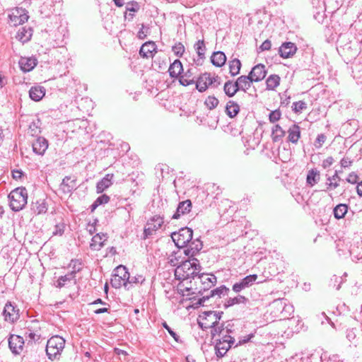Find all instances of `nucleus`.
I'll return each instance as SVG.
<instances>
[{
	"label": "nucleus",
	"mask_w": 362,
	"mask_h": 362,
	"mask_svg": "<svg viewBox=\"0 0 362 362\" xmlns=\"http://www.w3.org/2000/svg\"><path fill=\"white\" fill-rule=\"evenodd\" d=\"M358 176L355 173H351L347 178L346 181L351 184H355L357 182Z\"/></svg>",
	"instance_id": "052dcab7"
},
{
	"label": "nucleus",
	"mask_w": 362,
	"mask_h": 362,
	"mask_svg": "<svg viewBox=\"0 0 362 362\" xmlns=\"http://www.w3.org/2000/svg\"><path fill=\"white\" fill-rule=\"evenodd\" d=\"M231 332V329H229L228 327H226V328L220 333V335L216 336V339H228L230 338H233L230 333Z\"/></svg>",
	"instance_id": "603ef678"
},
{
	"label": "nucleus",
	"mask_w": 362,
	"mask_h": 362,
	"mask_svg": "<svg viewBox=\"0 0 362 362\" xmlns=\"http://www.w3.org/2000/svg\"><path fill=\"white\" fill-rule=\"evenodd\" d=\"M356 191L360 197H362V181L359 182L356 187Z\"/></svg>",
	"instance_id": "774afa93"
},
{
	"label": "nucleus",
	"mask_w": 362,
	"mask_h": 362,
	"mask_svg": "<svg viewBox=\"0 0 362 362\" xmlns=\"http://www.w3.org/2000/svg\"><path fill=\"white\" fill-rule=\"evenodd\" d=\"M226 112L228 117L233 118L240 112V106L235 101L229 100L226 106Z\"/></svg>",
	"instance_id": "7c9ffc66"
},
{
	"label": "nucleus",
	"mask_w": 362,
	"mask_h": 362,
	"mask_svg": "<svg viewBox=\"0 0 362 362\" xmlns=\"http://www.w3.org/2000/svg\"><path fill=\"white\" fill-rule=\"evenodd\" d=\"M254 82L252 81L250 74L248 76H240L238 78L235 82L237 85V88L239 90L247 91L251 86V84Z\"/></svg>",
	"instance_id": "4be33fe9"
},
{
	"label": "nucleus",
	"mask_w": 362,
	"mask_h": 362,
	"mask_svg": "<svg viewBox=\"0 0 362 362\" xmlns=\"http://www.w3.org/2000/svg\"><path fill=\"white\" fill-rule=\"evenodd\" d=\"M257 279V276L256 274L247 276L240 281L233 284V291L235 293H239L242 290L252 286Z\"/></svg>",
	"instance_id": "f8f14e48"
},
{
	"label": "nucleus",
	"mask_w": 362,
	"mask_h": 362,
	"mask_svg": "<svg viewBox=\"0 0 362 362\" xmlns=\"http://www.w3.org/2000/svg\"><path fill=\"white\" fill-rule=\"evenodd\" d=\"M112 174H107L100 181L97 183L96 189L98 193H101L112 185Z\"/></svg>",
	"instance_id": "393cba45"
},
{
	"label": "nucleus",
	"mask_w": 362,
	"mask_h": 362,
	"mask_svg": "<svg viewBox=\"0 0 362 362\" xmlns=\"http://www.w3.org/2000/svg\"><path fill=\"white\" fill-rule=\"evenodd\" d=\"M110 201V197L106 194H103L95 200V205L106 204Z\"/></svg>",
	"instance_id": "13d9d810"
},
{
	"label": "nucleus",
	"mask_w": 362,
	"mask_h": 362,
	"mask_svg": "<svg viewBox=\"0 0 362 362\" xmlns=\"http://www.w3.org/2000/svg\"><path fill=\"white\" fill-rule=\"evenodd\" d=\"M211 62L214 66L221 67L226 62V54L221 51L215 52L211 57Z\"/></svg>",
	"instance_id": "cd10ccee"
},
{
	"label": "nucleus",
	"mask_w": 362,
	"mask_h": 362,
	"mask_svg": "<svg viewBox=\"0 0 362 362\" xmlns=\"http://www.w3.org/2000/svg\"><path fill=\"white\" fill-rule=\"evenodd\" d=\"M24 345L23 338L19 335L11 334L8 338V346L14 354H20Z\"/></svg>",
	"instance_id": "9b49d317"
},
{
	"label": "nucleus",
	"mask_w": 362,
	"mask_h": 362,
	"mask_svg": "<svg viewBox=\"0 0 362 362\" xmlns=\"http://www.w3.org/2000/svg\"><path fill=\"white\" fill-rule=\"evenodd\" d=\"M107 236L105 233H97L92 238L90 247L92 250H100L103 246L104 243L107 240Z\"/></svg>",
	"instance_id": "6ab92c4d"
},
{
	"label": "nucleus",
	"mask_w": 362,
	"mask_h": 362,
	"mask_svg": "<svg viewBox=\"0 0 362 362\" xmlns=\"http://www.w3.org/2000/svg\"><path fill=\"white\" fill-rule=\"evenodd\" d=\"M48 209V204L45 199H40L36 200V202H33L32 204L31 209L33 211L37 214H45Z\"/></svg>",
	"instance_id": "b1692460"
},
{
	"label": "nucleus",
	"mask_w": 362,
	"mask_h": 362,
	"mask_svg": "<svg viewBox=\"0 0 362 362\" xmlns=\"http://www.w3.org/2000/svg\"><path fill=\"white\" fill-rule=\"evenodd\" d=\"M194 49L200 59H204L205 55L206 47L204 40H198L194 45Z\"/></svg>",
	"instance_id": "c03bdc74"
},
{
	"label": "nucleus",
	"mask_w": 362,
	"mask_h": 362,
	"mask_svg": "<svg viewBox=\"0 0 362 362\" xmlns=\"http://www.w3.org/2000/svg\"><path fill=\"white\" fill-rule=\"evenodd\" d=\"M10 22L13 26L23 24L28 19L25 10L17 8L9 15Z\"/></svg>",
	"instance_id": "9d476101"
},
{
	"label": "nucleus",
	"mask_w": 362,
	"mask_h": 362,
	"mask_svg": "<svg viewBox=\"0 0 362 362\" xmlns=\"http://www.w3.org/2000/svg\"><path fill=\"white\" fill-rule=\"evenodd\" d=\"M163 326L177 342L180 341L179 336L167 325L166 322H164Z\"/></svg>",
	"instance_id": "4d7b16f0"
},
{
	"label": "nucleus",
	"mask_w": 362,
	"mask_h": 362,
	"mask_svg": "<svg viewBox=\"0 0 362 362\" xmlns=\"http://www.w3.org/2000/svg\"><path fill=\"white\" fill-rule=\"evenodd\" d=\"M196 88L201 93L204 92L210 85H213V79L209 73L202 74L194 83Z\"/></svg>",
	"instance_id": "ddd939ff"
},
{
	"label": "nucleus",
	"mask_w": 362,
	"mask_h": 362,
	"mask_svg": "<svg viewBox=\"0 0 362 362\" xmlns=\"http://www.w3.org/2000/svg\"><path fill=\"white\" fill-rule=\"evenodd\" d=\"M280 83V77L278 75H270L266 81L267 88L269 90H274Z\"/></svg>",
	"instance_id": "e433bc0d"
},
{
	"label": "nucleus",
	"mask_w": 362,
	"mask_h": 362,
	"mask_svg": "<svg viewBox=\"0 0 362 362\" xmlns=\"http://www.w3.org/2000/svg\"><path fill=\"white\" fill-rule=\"evenodd\" d=\"M173 51L177 56L181 57L185 52V47L180 42L177 43L173 47Z\"/></svg>",
	"instance_id": "864d4df0"
},
{
	"label": "nucleus",
	"mask_w": 362,
	"mask_h": 362,
	"mask_svg": "<svg viewBox=\"0 0 362 362\" xmlns=\"http://www.w3.org/2000/svg\"><path fill=\"white\" fill-rule=\"evenodd\" d=\"M247 298H246L245 296L239 295L234 298H229L226 302L225 306L230 307L235 304H245L247 303Z\"/></svg>",
	"instance_id": "ea45409f"
},
{
	"label": "nucleus",
	"mask_w": 362,
	"mask_h": 362,
	"mask_svg": "<svg viewBox=\"0 0 362 362\" xmlns=\"http://www.w3.org/2000/svg\"><path fill=\"white\" fill-rule=\"evenodd\" d=\"M340 180L341 178L337 175V170H336L334 175L327 178L326 185L327 186V189H334L338 187Z\"/></svg>",
	"instance_id": "f704fd0d"
},
{
	"label": "nucleus",
	"mask_w": 362,
	"mask_h": 362,
	"mask_svg": "<svg viewBox=\"0 0 362 362\" xmlns=\"http://www.w3.org/2000/svg\"><path fill=\"white\" fill-rule=\"evenodd\" d=\"M281 116V112L279 110H275L274 111H272L269 115V122L272 123H274L280 119Z\"/></svg>",
	"instance_id": "8fccbe9b"
},
{
	"label": "nucleus",
	"mask_w": 362,
	"mask_h": 362,
	"mask_svg": "<svg viewBox=\"0 0 362 362\" xmlns=\"http://www.w3.org/2000/svg\"><path fill=\"white\" fill-rule=\"evenodd\" d=\"M69 267L71 268V274L75 275L77 272H80L82 269V263L79 259H72L69 264Z\"/></svg>",
	"instance_id": "a18cd8bd"
},
{
	"label": "nucleus",
	"mask_w": 362,
	"mask_h": 362,
	"mask_svg": "<svg viewBox=\"0 0 362 362\" xmlns=\"http://www.w3.org/2000/svg\"><path fill=\"white\" fill-rule=\"evenodd\" d=\"M182 70L183 69L181 62L179 59H176L170 64L168 72L171 78H177L180 75Z\"/></svg>",
	"instance_id": "c756f323"
},
{
	"label": "nucleus",
	"mask_w": 362,
	"mask_h": 362,
	"mask_svg": "<svg viewBox=\"0 0 362 362\" xmlns=\"http://www.w3.org/2000/svg\"><path fill=\"white\" fill-rule=\"evenodd\" d=\"M285 134L286 132L279 124H276L272 127V139L274 142L281 141Z\"/></svg>",
	"instance_id": "72a5a7b5"
},
{
	"label": "nucleus",
	"mask_w": 362,
	"mask_h": 362,
	"mask_svg": "<svg viewBox=\"0 0 362 362\" xmlns=\"http://www.w3.org/2000/svg\"><path fill=\"white\" fill-rule=\"evenodd\" d=\"M12 175L14 179L18 180L21 177V176L23 175V173L21 170H13L12 171Z\"/></svg>",
	"instance_id": "69168bd1"
},
{
	"label": "nucleus",
	"mask_w": 362,
	"mask_h": 362,
	"mask_svg": "<svg viewBox=\"0 0 362 362\" xmlns=\"http://www.w3.org/2000/svg\"><path fill=\"white\" fill-rule=\"evenodd\" d=\"M320 179V174L319 170L317 169H311L308 171L306 182L310 187L314 186L317 184Z\"/></svg>",
	"instance_id": "2f4dec72"
},
{
	"label": "nucleus",
	"mask_w": 362,
	"mask_h": 362,
	"mask_svg": "<svg viewBox=\"0 0 362 362\" xmlns=\"http://www.w3.org/2000/svg\"><path fill=\"white\" fill-rule=\"evenodd\" d=\"M202 242L199 238L194 240H192L187 244V249L184 250V253L187 256L193 257L202 250Z\"/></svg>",
	"instance_id": "a211bd4d"
},
{
	"label": "nucleus",
	"mask_w": 362,
	"mask_h": 362,
	"mask_svg": "<svg viewBox=\"0 0 362 362\" xmlns=\"http://www.w3.org/2000/svg\"><path fill=\"white\" fill-rule=\"evenodd\" d=\"M10 199V206L14 211H19L27 204L28 193L25 188L18 187L8 195Z\"/></svg>",
	"instance_id": "7ed1b4c3"
},
{
	"label": "nucleus",
	"mask_w": 362,
	"mask_h": 362,
	"mask_svg": "<svg viewBox=\"0 0 362 362\" xmlns=\"http://www.w3.org/2000/svg\"><path fill=\"white\" fill-rule=\"evenodd\" d=\"M64 346V339L59 335L53 336L49 339L46 346V354L48 358L52 361L59 358Z\"/></svg>",
	"instance_id": "f03ea898"
},
{
	"label": "nucleus",
	"mask_w": 362,
	"mask_h": 362,
	"mask_svg": "<svg viewBox=\"0 0 362 362\" xmlns=\"http://www.w3.org/2000/svg\"><path fill=\"white\" fill-rule=\"evenodd\" d=\"M352 161L348 158H343L340 161L341 166L344 168L349 167Z\"/></svg>",
	"instance_id": "680f3d73"
},
{
	"label": "nucleus",
	"mask_w": 362,
	"mask_h": 362,
	"mask_svg": "<svg viewBox=\"0 0 362 362\" xmlns=\"http://www.w3.org/2000/svg\"><path fill=\"white\" fill-rule=\"evenodd\" d=\"M19 65L24 72H28L33 70L37 65V59L33 57H21Z\"/></svg>",
	"instance_id": "5701e85b"
},
{
	"label": "nucleus",
	"mask_w": 362,
	"mask_h": 362,
	"mask_svg": "<svg viewBox=\"0 0 362 362\" xmlns=\"http://www.w3.org/2000/svg\"><path fill=\"white\" fill-rule=\"evenodd\" d=\"M261 50H269L271 48V42L269 40H266L259 47Z\"/></svg>",
	"instance_id": "e2e57ef3"
},
{
	"label": "nucleus",
	"mask_w": 362,
	"mask_h": 362,
	"mask_svg": "<svg viewBox=\"0 0 362 362\" xmlns=\"http://www.w3.org/2000/svg\"><path fill=\"white\" fill-rule=\"evenodd\" d=\"M241 68V62L238 59H234L229 62V69L231 76H234L239 74Z\"/></svg>",
	"instance_id": "58836bf2"
},
{
	"label": "nucleus",
	"mask_w": 362,
	"mask_h": 362,
	"mask_svg": "<svg viewBox=\"0 0 362 362\" xmlns=\"http://www.w3.org/2000/svg\"><path fill=\"white\" fill-rule=\"evenodd\" d=\"M139 9V5L136 1H132L127 3L126 6V11H130V12H136Z\"/></svg>",
	"instance_id": "6e6d98bb"
},
{
	"label": "nucleus",
	"mask_w": 362,
	"mask_h": 362,
	"mask_svg": "<svg viewBox=\"0 0 362 362\" xmlns=\"http://www.w3.org/2000/svg\"><path fill=\"white\" fill-rule=\"evenodd\" d=\"M71 280H74V284L76 283V280L75 279L74 274H71V273L64 276H62L57 280V287L62 288L66 284L67 281H71Z\"/></svg>",
	"instance_id": "37998d69"
},
{
	"label": "nucleus",
	"mask_w": 362,
	"mask_h": 362,
	"mask_svg": "<svg viewBox=\"0 0 362 362\" xmlns=\"http://www.w3.org/2000/svg\"><path fill=\"white\" fill-rule=\"evenodd\" d=\"M229 291L228 288H226L225 286H221L218 288H216L212 291H211V297L217 296L218 297H221V295H225L227 293V292Z\"/></svg>",
	"instance_id": "09e8293b"
},
{
	"label": "nucleus",
	"mask_w": 362,
	"mask_h": 362,
	"mask_svg": "<svg viewBox=\"0 0 362 362\" xmlns=\"http://www.w3.org/2000/svg\"><path fill=\"white\" fill-rule=\"evenodd\" d=\"M191 208L192 202L190 200L187 199L180 202L177 207V210L172 218L174 219H178L182 215L189 213Z\"/></svg>",
	"instance_id": "412c9836"
},
{
	"label": "nucleus",
	"mask_w": 362,
	"mask_h": 362,
	"mask_svg": "<svg viewBox=\"0 0 362 362\" xmlns=\"http://www.w3.org/2000/svg\"><path fill=\"white\" fill-rule=\"evenodd\" d=\"M157 46L153 41H148L142 45L139 50V54L144 58L153 57V54L156 53Z\"/></svg>",
	"instance_id": "2eb2a0df"
},
{
	"label": "nucleus",
	"mask_w": 362,
	"mask_h": 362,
	"mask_svg": "<svg viewBox=\"0 0 362 362\" xmlns=\"http://www.w3.org/2000/svg\"><path fill=\"white\" fill-rule=\"evenodd\" d=\"M145 281V278L141 274H137L134 276L130 277L129 279L128 284H142Z\"/></svg>",
	"instance_id": "3c124183"
},
{
	"label": "nucleus",
	"mask_w": 362,
	"mask_h": 362,
	"mask_svg": "<svg viewBox=\"0 0 362 362\" xmlns=\"http://www.w3.org/2000/svg\"><path fill=\"white\" fill-rule=\"evenodd\" d=\"M28 337L31 339V340H34V341H36V340H38L39 338H40V336L33 332H30L28 333Z\"/></svg>",
	"instance_id": "338daca9"
},
{
	"label": "nucleus",
	"mask_w": 362,
	"mask_h": 362,
	"mask_svg": "<svg viewBox=\"0 0 362 362\" xmlns=\"http://www.w3.org/2000/svg\"><path fill=\"white\" fill-rule=\"evenodd\" d=\"M77 187L76 179L71 176H66L60 185V189L64 193L68 194Z\"/></svg>",
	"instance_id": "f3484780"
},
{
	"label": "nucleus",
	"mask_w": 362,
	"mask_h": 362,
	"mask_svg": "<svg viewBox=\"0 0 362 362\" xmlns=\"http://www.w3.org/2000/svg\"><path fill=\"white\" fill-rule=\"evenodd\" d=\"M223 312H204L202 315L199 316L198 324L202 329L211 328L215 323L220 321Z\"/></svg>",
	"instance_id": "423d86ee"
},
{
	"label": "nucleus",
	"mask_w": 362,
	"mask_h": 362,
	"mask_svg": "<svg viewBox=\"0 0 362 362\" xmlns=\"http://www.w3.org/2000/svg\"><path fill=\"white\" fill-rule=\"evenodd\" d=\"M288 139L293 144H296L300 137V127L297 124H293L288 130Z\"/></svg>",
	"instance_id": "c85d7f7f"
},
{
	"label": "nucleus",
	"mask_w": 362,
	"mask_h": 362,
	"mask_svg": "<svg viewBox=\"0 0 362 362\" xmlns=\"http://www.w3.org/2000/svg\"><path fill=\"white\" fill-rule=\"evenodd\" d=\"M348 206L346 204H339L334 209V217L337 219L343 218L347 212Z\"/></svg>",
	"instance_id": "a19ab883"
},
{
	"label": "nucleus",
	"mask_w": 362,
	"mask_h": 362,
	"mask_svg": "<svg viewBox=\"0 0 362 362\" xmlns=\"http://www.w3.org/2000/svg\"><path fill=\"white\" fill-rule=\"evenodd\" d=\"M218 103V100L214 96H209L206 99L204 104L209 110H213L217 107Z\"/></svg>",
	"instance_id": "de8ad7c7"
},
{
	"label": "nucleus",
	"mask_w": 362,
	"mask_h": 362,
	"mask_svg": "<svg viewBox=\"0 0 362 362\" xmlns=\"http://www.w3.org/2000/svg\"><path fill=\"white\" fill-rule=\"evenodd\" d=\"M32 35L33 30L30 28H26L23 27L18 30L16 34V39H18L22 43H25L30 40Z\"/></svg>",
	"instance_id": "bb28decb"
},
{
	"label": "nucleus",
	"mask_w": 362,
	"mask_h": 362,
	"mask_svg": "<svg viewBox=\"0 0 362 362\" xmlns=\"http://www.w3.org/2000/svg\"><path fill=\"white\" fill-rule=\"evenodd\" d=\"M179 81L181 85L184 86H189L190 84H194L195 81L194 77H192V74L190 70H188L184 75L180 76Z\"/></svg>",
	"instance_id": "4c0bfd02"
},
{
	"label": "nucleus",
	"mask_w": 362,
	"mask_h": 362,
	"mask_svg": "<svg viewBox=\"0 0 362 362\" xmlns=\"http://www.w3.org/2000/svg\"><path fill=\"white\" fill-rule=\"evenodd\" d=\"M346 338L351 341L356 338V334L354 329L347 330Z\"/></svg>",
	"instance_id": "0e129e2a"
},
{
	"label": "nucleus",
	"mask_w": 362,
	"mask_h": 362,
	"mask_svg": "<svg viewBox=\"0 0 362 362\" xmlns=\"http://www.w3.org/2000/svg\"><path fill=\"white\" fill-rule=\"evenodd\" d=\"M48 148V142L44 137H38L33 143V150L38 155H43Z\"/></svg>",
	"instance_id": "aec40b11"
},
{
	"label": "nucleus",
	"mask_w": 362,
	"mask_h": 362,
	"mask_svg": "<svg viewBox=\"0 0 362 362\" xmlns=\"http://www.w3.org/2000/svg\"><path fill=\"white\" fill-rule=\"evenodd\" d=\"M296 51V45L291 42H284L279 49L280 56L285 59L293 57Z\"/></svg>",
	"instance_id": "4468645a"
},
{
	"label": "nucleus",
	"mask_w": 362,
	"mask_h": 362,
	"mask_svg": "<svg viewBox=\"0 0 362 362\" xmlns=\"http://www.w3.org/2000/svg\"><path fill=\"white\" fill-rule=\"evenodd\" d=\"M198 279H199L204 285V289L214 286L216 283V277L213 274L209 275L202 274L198 276Z\"/></svg>",
	"instance_id": "473e14b6"
},
{
	"label": "nucleus",
	"mask_w": 362,
	"mask_h": 362,
	"mask_svg": "<svg viewBox=\"0 0 362 362\" xmlns=\"http://www.w3.org/2000/svg\"><path fill=\"white\" fill-rule=\"evenodd\" d=\"M201 271L199 262L196 258H192L182 262L175 270L176 279L185 281L194 279L199 276Z\"/></svg>",
	"instance_id": "f257e3e1"
},
{
	"label": "nucleus",
	"mask_w": 362,
	"mask_h": 362,
	"mask_svg": "<svg viewBox=\"0 0 362 362\" xmlns=\"http://www.w3.org/2000/svg\"><path fill=\"white\" fill-rule=\"evenodd\" d=\"M249 74L254 82H259L263 80L267 74L265 66L262 64L255 66Z\"/></svg>",
	"instance_id": "dca6fc26"
},
{
	"label": "nucleus",
	"mask_w": 362,
	"mask_h": 362,
	"mask_svg": "<svg viewBox=\"0 0 362 362\" xmlns=\"http://www.w3.org/2000/svg\"><path fill=\"white\" fill-rule=\"evenodd\" d=\"M334 163V158L332 156L327 157L322 161V166L323 168H327L330 167Z\"/></svg>",
	"instance_id": "bf43d9fd"
},
{
	"label": "nucleus",
	"mask_w": 362,
	"mask_h": 362,
	"mask_svg": "<svg viewBox=\"0 0 362 362\" xmlns=\"http://www.w3.org/2000/svg\"><path fill=\"white\" fill-rule=\"evenodd\" d=\"M223 90L228 97H233L239 90L235 83H233L232 81H228L224 84Z\"/></svg>",
	"instance_id": "c9c22d12"
},
{
	"label": "nucleus",
	"mask_w": 362,
	"mask_h": 362,
	"mask_svg": "<svg viewBox=\"0 0 362 362\" xmlns=\"http://www.w3.org/2000/svg\"><path fill=\"white\" fill-rule=\"evenodd\" d=\"M3 315L5 321L14 322L19 318V310L11 302L8 301L4 306Z\"/></svg>",
	"instance_id": "1a4fd4ad"
},
{
	"label": "nucleus",
	"mask_w": 362,
	"mask_h": 362,
	"mask_svg": "<svg viewBox=\"0 0 362 362\" xmlns=\"http://www.w3.org/2000/svg\"><path fill=\"white\" fill-rule=\"evenodd\" d=\"M226 328L224 327V325L223 323L218 322L215 323L211 327V334L212 337V339H216L217 335H220V333Z\"/></svg>",
	"instance_id": "79ce46f5"
},
{
	"label": "nucleus",
	"mask_w": 362,
	"mask_h": 362,
	"mask_svg": "<svg viewBox=\"0 0 362 362\" xmlns=\"http://www.w3.org/2000/svg\"><path fill=\"white\" fill-rule=\"evenodd\" d=\"M326 136L323 134H318L317 138H316V140L315 141V148H320L322 146V145L324 144V143L326 141Z\"/></svg>",
	"instance_id": "5fc2aeb1"
},
{
	"label": "nucleus",
	"mask_w": 362,
	"mask_h": 362,
	"mask_svg": "<svg viewBox=\"0 0 362 362\" xmlns=\"http://www.w3.org/2000/svg\"><path fill=\"white\" fill-rule=\"evenodd\" d=\"M192 230L187 227L182 228L177 232H174L171 234L173 242L179 248L186 247L187 244L192 240Z\"/></svg>",
	"instance_id": "20e7f679"
},
{
	"label": "nucleus",
	"mask_w": 362,
	"mask_h": 362,
	"mask_svg": "<svg viewBox=\"0 0 362 362\" xmlns=\"http://www.w3.org/2000/svg\"><path fill=\"white\" fill-rule=\"evenodd\" d=\"M45 95V88L42 86H36L32 87L29 90V95L34 101H40Z\"/></svg>",
	"instance_id": "a878e982"
},
{
	"label": "nucleus",
	"mask_w": 362,
	"mask_h": 362,
	"mask_svg": "<svg viewBox=\"0 0 362 362\" xmlns=\"http://www.w3.org/2000/svg\"><path fill=\"white\" fill-rule=\"evenodd\" d=\"M307 108V104L303 100H299L293 103L292 110L295 113H300Z\"/></svg>",
	"instance_id": "49530a36"
},
{
	"label": "nucleus",
	"mask_w": 362,
	"mask_h": 362,
	"mask_svg": "<svg viewBox=\"0 0 362 362\" xmlns=\"http://www.w3.org/2000/svg\"><path fill=\"white\" fill-rule=\"evenodd\" d=\"M216 345V354L218 358H221L225 356L227 351L230 349L232 345L235 342L234 338H230L228 339H215Z\"/></svg>",
	"instance_id": "6e6552de"
},
{
	"label": "nucleus",
	"mask_w": 362,
	"mask_h": 362,
	"mask_svg": "<svg viewBox=\"0 0 362 362\" xmlns=\"http://www.w3.org/2000/svg\"><path fill=\"white\" fill-rule=\"evenodd\" d=\"M163 218L160 216L151 217L146 223L144 230V238L152 236L163 224Z\"/></svg>",
	"instance_id": "0eeeda50"
},
{
	"label": "nucleus",
	"mask_w": 362,
	"mask_h": 362,
	"mask_svg": "<svg viewBox=\"0 0 362 362\" xmlns=\"http://www.w3.org/2000/svg\"><path fill=\"white\" fill-rule=\"evenodd\" d=\"M129 273L126 267L119 265L115 269V273L111 279V284L115 288H120L128 285Z\"/></svg>",
	"instance_id": "39448f33"
}]
</instances>
